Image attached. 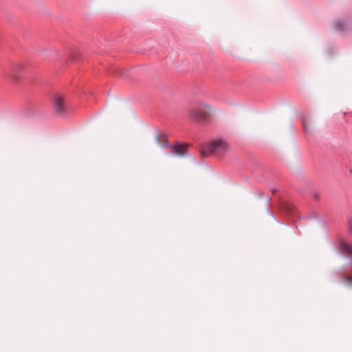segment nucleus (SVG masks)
Instances as JSON below:
<instances>
[{
  "label": "nucleus",
  "instance_id": "nucleus-3",
  "mask_svg": "<svg viewBox=\"0 0 352 352\" xmlns=\"http://www.w3.org/2000/svg\"><path fill=\"white\" fill-rule=\"evenodd\" d=\"M22 67L23 65L19 63H14L12 66L11 71L8 75V77L13 82H15L19 80L17 72H19Z\"/></svg>",
  "mask_w": 352,
  "mask_h": 352
},
{
  "label": "nucleus",
  "instance_id": "nucleus-2",
  "mask_svg": "<svg viewBox=\"0 0 352 352\" xmlns=\"http://www.w3.org/2000/svg\"><path fill=\"white\" fill-rule=\"evenodd\" d=\"M228 144L222 139H217L211 142L209 144L201 147L200 153L208 157L212 154L222 155L229 151Z\"/></svg>",
  "mask_w": 352,
  "mask_h": 352
},
{
  "label": "nucleus",
  "instance_id": "nucleus-10",
  "mask_svg": "<svg viewBox=\"0 0 352 352\" xmlns=\"http://www.w3.org/2000/svg\"><path fill=\"white\" fill-rule=\"evenodd\" d=\"M350 173L352 174V169H351V170H350Z\"/></svg>",
  "mask_w": 352,
  "mask_h": 352
},
{
  "label": "nucleus",
  "instance_id": "nucleus-6",
  "mask_svg": "<svg viewBox=\"0 0 352 352\" xmlns=\"http://www.w3.org/2000/svg\"><path fill=\"white\" fill-rule=\"evenodd\" d=\"M342 248L349 254H352V245L346 243V242H342L341 243Z\"/></svg>",
  "mask_w": 352,
  "mask_h": 352
},
{
  "label": "nucleus",
  "instance_id": "nucleus-4",
  "mask_svg": "<svg viewBox=\"0 0 352 352\" xmlns=\"http://www.w3.org/2000/svg\"><path fill=\"white\" fill-rule=\"evenodd\" d=\"M54 104L58 113H63L64 112V99L61 96L56 95L54 97Z\"/></svg>",
  "mask_w": 352,
  "mask_h": 352
},
{
  "label": "nucleus",
  "instance_id": "nucleus-8",
  "mask_svg": "<svg viewBox=\"0 0 352 352\" xmlns=\"http://www.w3.org/2000/svg\"><path fill=\"white\" fill-rule=\"evenodd\" d=\"M348 229H349V232L352 234V221H349V224H348Z\"/></svg>",
  "mask_w": 352,
  "mask_h": 352
},
{
  "label": "nucleus",
  "instance_id": "nucleus-7",
  "mask_svg": "<svg viewBox=\"0 0 352 352\" xmlns=\"http://www.w3.org/2000/svg\"><path fill=\"white\" fill-rule=\"evenodd\" d=\"M336 26L338 30H343L344 28V23L342 21H337Z\"/></svg>",
  "mask_w": 352,
  "mask_h": 352
},
{
  "label": "nucleus",
  "instance_id": "nucleus-5",
  "mask_svg": "<svg viewBox=\"0 0 352 352\" xmlns=\"http://www.w3.org/2000/svg\"><path fill=\"white\" fill-rule=\"evenodd\" d=\"M171 148L173 149V153L175 156H184L187 151L186 145H176Z\"/></svg>",
  "mask_w": 352,
  "mask_h": 352
},
{
  "label": "nucleus",
  "instance_id": "nucleus-9",
  "mask_svg": "<svg viewBox=\"0 0 352 352\" xmlns=\"http://www.w3.org/2000/svg\"><path fill=\"white\" fill-rule=\"evenodd\" d=\"M162 146L166 147H171L170 145L168 144V141L166 139L164 140V142L162 144Z\"/></svg>",
  "mask_w": 352,
  "mask_h": 352
},
{
  "label": "nucleus",
  "instance_id": "nucleus-1",
  "mask_svg": "<svg viewBox=\"0 0 352 352\" xmlns=\"http://www.w3.org/2000/svg\"><path fill=\"white\" fill-rule=\"evenodd\" d=\"M212 112V107L201 101H198L196 105L189 110L190 118L196 121L209 119Z\"/></svg>",
  "mask_w": 352,
  "mask_h": 352
}]
</instances>
